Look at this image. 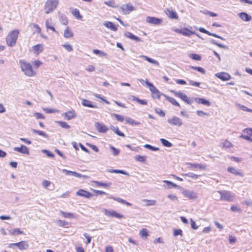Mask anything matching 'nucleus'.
Segmentation results:
<instances>
[{"instance_id":"1","label":"nucleus","mask_w":252,"mask_h":252,"mask_svg":"<svg viewBox=\"0 0 252 252\" xmlns=\"http://www.w3.org/2000/svg\"><path fill=\"white\" fill-rule=\"evenodd\" d=\"M220 195V199L231 202L232 201L235 197V194L231 191L226 190H219L214 192V196L219 197Z\"/></svg>"},{"instance_id":"2","label":"nucleus","mask_w":252,"mask_h":252,"mask_svg":"<svg viewBox=\"0 0 252 252\" xmlns=\"http://www.w3.org/2000/svg\"><path fill=\"white\" fill-rule=\"evenodd\" d=\"M19 31L14 30L9 32L6 38V43L10 47H13L16 43Z\"/></svg>"},{"instance_id":"3","label":"nucleus","mask_w":252,"mask_h":252,"mask_svg":"<svg viewBox=\"0 0 252 252\" xmlns=\"http://www.w3.org/2000/svg\"><path fill=\"white\" fill-rule=\"evenodd\" d=\"M19 64L22 71L24 72L26 75L28 76H32L34 75V73L30 63H27L24 60H20L19 61Z\"/></svg>"},{"instance_id":"4","label":"nucleus","mask_w":252,"mask_h":252,"mask_svg":"<svg viewBox=\"0 0 252 252\" xmlns=\"http://www.w3.org/2000/svg\"><path fill=\"white\" fill-rule=\"evenodd\" d=\"M59 0H47L45 3L44 8L46 14L52 12L57 7Z\"/></svg>"},{"instance_id":"5","label":"nucleus","mask_w":252,"mask_h":252,"mask_svg":"<svg viewBox=\"0 0 252 252\" xmlns=\"http://www.w3.org/2000/svg\"><path fill=\"white\" fill-rule=\"evenodd\" d=\"M170 92L174 94L176 96H177L180 98L182 100L186 102L188 104H191L193 100L192 99H189L187 95L184 94H183L181 92H176L174 90H171Z\"/></svg>"},{"instance_id":"6","label":"nucleus","mask_w":252,"mask_h":252,"mask_svg":"<svg viewBox=\"0 0 252 252\" xmlns=\"http://www.w3.org/2000/svg\"><path fill=\"white\" fill-rule=\"evenodd\" d=\"M167 122L172 126H181L183 125L182 120L177 116H173L171 119H168Z\"/></svg>"},{"instance_id":"7","label":"nucleus","mask_w":252,"mask_h":252,"mask_svg":"<svg viewBox=\"0 0 252 252\" xmlns=\"http://www.w3.org/2000/svg\"><path fill=\"white\" fill-rule=\"evenodd\" d=\"M12 246L17 247L20 250H26L29 247L28 242L25 241H20L18 243L10 244L9 247L11 248Z\"/></svg>"},{"instance_id":"8","label":"nucleus","mask_w":252,"mask_h":252,"mask_svg":"<svg viewBox=\"0 0 252 252\" xmlns=\"http://www.w3.org/2000/svg\"><path fill=\"white\" fill-rule=\"evenodd\" d=\"M146 21L154 25H159L162 22V19L155 17L148 16L146 19Z\"/></svg>"},{"instance_id":"9","label":"nucleus","mask_w":252,"mask_h":252,"mask_svg":"<svg viewBox=\"0 0 252 252\" xmlns=\"http://www.w3.org/2000/svg\"><path fill=\"white\" fill-rule=\"evenodd\" d=\"M120 8L125 15L128 14L131 11L134 10V7L130 3L124 4L121 6Z\"/></svg>"},{"instance_id":"10","label":"nucleus","mask_w":252,"mask_h":252,"mask_svg":"<svg viewBox=\"0 0 252 252\" xmlns=\"http://www.w3.org/2000/svg\"><path fill=\"white\" fill-rule=\"evenodd\" d=\"M105 214L107 216L115 217L118 219H123L124 218V216L123 215H121L114 210L108 211L107 210L105 209Z\"/></svg>"},{"instance_id":"11","label":"nucleus","mask_w":252,"mask_h":252,"mask_svg":"<svg viewBox=\"0 0 252 252\" xmlns=\"http://www.w3.org/2000/svg\"><path fill=\"white\" fill-rule=\"evenodd\" d=\"M183 193L185 196L190 199H195L197 198V193L192 191L185 189L183 191Z\"/></svg>"},{"instance_id":"12","label":"nucleus","mask_w":252,"mask_h":252,"mask_svg":"<svg viewBox=\"0 0 252 252\" xmlns=\"http://www.w3.org/2000/svg\"><path fill=\"white\" fill-rule=\"evenodd\" d=\"M77 195L84 197L87 198H90L92 197L94 195L91 192L87 191L83 189H79L76 193Z\"/></svg>"},{"instance_id":"13","label":"nucleus","mask_w":252,"mask_h":252,"mask_svg":"<svg viewBox=\"0 0 252 252\" xmlns=\"http://www.w3.org/2000/svg\"><path fill=\"white\" fill-rule=\"evenodd\" d=\"M94 126L100 133H105L108 130V128L105 125L99 122H95Z\"/></svg>"},{"instance_id":"14","label":"nucleus","mask_w":252,"mask_h":252,"mask_svg":"<svg viewBox=\"0 0 252 252\" xmlns=\"http://www.w3.org/2000/svg\"><path fill=\"white\" fill-rule=\"evenodd\" d=\"M215 76L222 81H227L231 78L230 75L224 72L217 73Z\"/></svg>"},{"instance_id":"15","label":"nucleus","mask_w":252,"mask_h":252,"mask_svg":"<svg viewBox=\"0 0 252 252\" xmlns=\"http://www.w3.org/2000/svg\"><path fill=\"white\" fill-rule=\"evenodd\" d=\"M14 150L15 151L18 152L23 154H26L28 155L30 154L29 148L24 145H21V147H14Z\"/></svg>"},{"instance_id":"16","label":"nucleus","mask_w":252,"mask_h":252,"mask_svg":"<svg viewBox=\"0 0 252 252\" xmlns=\"http://www.w3.org/2000/svg\"><path fill=\"white\" fill-rule=\"evenodd\" d=\"M124 35L131 39V40H135L136 41V42H140L141 41V39L140 37L133 34L132 33H131L130 32H125L124 33Z\"/></svg>"},{"instance_id":"17","label":"nucleus","mask_w":252,"mask_h":252,"mask_svg":"<svg viewBox=\"0 0 252 252\" xmlns=\"http://www.w3.org/2000/svg\"><path fill=\"white\" fill-rule=\"evenodd\" d=\"M228 172L233 174L235 175L240 176L241 177H243V174L240 171V170L238 169H236L233 167H229L227 168Z\"/></svg>"},{"instance_id":"18","label":"nucleus","mask_w":252,"mask_h":252,"mask_svg":"<svg viewBox=\"0 0 252 252\" xmlns=\"http://www.w3.org/2000/svg\"><path fill=\"white\" fill-rule=\"evenodd\" d=\"M239 17L243 20L246 22L250 21L252 18V16L245 12H242L238 14Z\"/></svg>"},{"instance_id":"19","label":"nucleus","mask_w":252,"mask_h":252,"mask_svg":"<svg viewBox=\"0 0 252 252\" xmlns=\"http://www.w3.org/2000/svg\"><path fill=\"white\" fill-rule=\"evenodd\" d=\"M165 12L166 15L171 19H177L178 18V16L177 13L172 9H167Z\"/></svg>"},{"instance_id":"20","label":"nucleus","mask_w":252,"mask_h":252,"mask_svg":"<svg viewBox=\"0 0 252 252\" xmlns=\"http://www.w3.org/2000/svg\"><path fill=\"white\" fill-rule=\"evenodd\" d=\"M103 25L106 28L111 29L113 31L116 32L118 30V25H115L112 22H106L103 23Z\"/></svg>"},{"instance_id":"21","label":"nucleus","mask_w":252,"mask_h":252,"mask_svg":"<svg viewBox=\"0 0 252 252\" xmlns=\"http://www.w3.org/2000/svg\"><path fill=\"white\" fill-rule=\"evenodd\" d=\"M82 104L85 107L95 108H97V106L96 104H94L91 101L85 99H82Z\"/></svg>"},{"instance_id":"22","label":"nucleus","mask_w":252,"mask_h":252,"mask_svg":"<svg viewBox=\"0 0 252 252\" xmlns=\"http://www.w3.org/2000/svg\"><path fill=\"white\" fill-rule=\"evenodd\" d=\"M194 100L197 103L202 104L207 106H210L211 105L210 102L204 98L196 97L195 98Z\"/></svg>"},{"instance_id":"23","label":"nucleus","mask_w":252,"mask_h":252,"mask_svg":"<svg viewBox=\"0 0 252 252\" xmlns=\"http://www.w3.org/2000/svg\"><path fill=\"white\" fill-rule=\"evenodd\" d=\"M150 90L151 91L152 93V97L154 98L159 99L160 95L164 94H161L160 92L156 88V87H153Z\"/></svg>"},{"instance_id":"24","label":"nucleus","mask_w":252,"mask_h":252,"mask_svg":"<svg viewBox=\"0 0 252 252\" xmlns=\"http://www.w3.org/2000/svg\"><path fill=\"white\" fill-rule=\"evenodd\" d=\"M64 118L67 120H70L76 117V114L74 110L69 111L63 114Z\"/></svg>"},{"instance_id":"25","label":"nucleus","mask_w":252,"mask_h":252,"mask_svg":"<svg viewBox=\"0 0 252 252\" xmlns=\"http://www.w3.org/2000/svg\"><path fill=\"white\" fill-rule=\"evenodd\" d=\"M182 34L185 36H190L193 34H196L199 37H200L198 34H196L194 32L191 31L187 28L183 29Z\"/></svg>"},{"instance_id":"26","label":"nucleus","mask_w":252,"mask_h":252,"mask_svg":"<svg viewBox=\"0 0 252 252\" xmlns=\"http://www.w3.org/2000/svg\"><path fill=\"white\" fill-rule=\"evenodd\" d=\"M58 15L61 23L64 25H66L68 23V20L66 16L60 12H58Z\"/></svg>"},{"instance_id":"27","label":"nucleus","mask_w":252,"mask_h":252,"mask_svg":"<svg viewBox=\"0 0 252 252\" xmlns=\"http://www.w3.org/2000/svg\"><path fill=\"white\" fill-rule=\"evenodd\" d=\"M108 171L109 172V173H118V174H123V175H126L127 176H130V174L124 171V170H119V169H109L108 170Z\"/></svg>"},{"instance_id":"28","label":"nucleus","mask_w":252,"mask_h":252,"mask_svg":"<svg viewBox=\"0 0 252 252\" xmlns=\"http://www.w3.org/2000/svg\"><path fill=\"white\" fill-rule=\"evenodd\" d=\"M33 50L35 52L38 54L41 53L43 50V45L40 44L35 45L32 47Z\"/></svg>"},{"instance_id":"29","label":"nucleus","mask_w":252,"mask_h":252,"mask_svg":"<svg viewBox=\"0 0 252 252\" xmlns=\"http://www.w3.org/2000/svg\"><path fill=\"white\" fill-rule=\"evenodd\" d=\"M125 121L126 124H129L131 126H137L140 125V122H136L133 119L129 117H126L125 118Z\"/></svg>"},{"instance_id":"30","label":"nucleus","mask_w":252,"mask_h":252,"mask_svg":"<svg viewBox=\"0 0 252 252\" xmlns=\"http://www.w3.org/2000/svg\"><path fill=\"white\" fill-rule=\"evenodd\" d=\"M110 128L118 135L123 137H125V134L123 132L120 131L118 127H115L114 126H111Z\"/></svg>"},{"instance_id":"31","label":"nucleus","mask_w":252,"mask_h":252,"mask_svg":"<svg viewBox=\"0 0 252 252\" xmlns=\"http://www.w3.org/2000/svg\"><path fill=\"white\" fill-rule=\"evenodd\" d=\"M163 95L166 97V99L171 104L175 106L180 107V104L175 99L170 96H168L165 94H163Z\"/></svg>"},{"instance_id":"32","label":"nucleus","mask_w":252,"mask_h":252,"mask_svg":"<svg viewBox=\"0 0 252 252\" xmlns=\"http://www.w3.org/2000/svg\"><path fill=\"white\" fill-rule=\"evenodd\" d=\"M163 183H165L167 184V186L165 187V188H167L168 189L174 188H179V186L176 185V184H174V183L167 181V180H164L163 181Z\"/></svg>"},{"instance_id":"33","label":"nucleus","mask_w":252,"mask_h":252,"mask_svg":"<svg viewBox=\"0 0 252 252\" xmlns=\"http://www.w3.org/2000/svg\"><path fill=\"white\" fill-rule=\"evenodd\" d=\"M140 57L145 59V60H146L147 61H148L150 63H151L154 64L156 65H159V63H158V62L157 61L155 60H154V59H152L151 58H149V57H148L147 56L142 55V56H141Z\"/></svg>"},{"instance_id":"34","label":"nucleus","mask_w":252,"mask_h":252,"mask_svg":"<svg viewBox=\"0 0 252 252\" xmlns=\"http://www.w3.org/2000/svg\"><path fill=\"white\" fill-rule=\"evenodd\" d=\"M188 164H189V165L190 168L194 167L195 168H198L199 169H205L206 168L205 165H202L201 164H199V163H194L193 164V163H189Z\"/></svg>"},{"instance_id":"35","label":"nucleus","mask_w":252,"mask_h":252,"mask_svg":"<svg viewBox=\"0 0 252 252\" xmlns=\"http://www.w3.org/2000/svg\"><path fill=\"white\" fill-rule=\"evenodd\" d=\"M31 131L32 133L38 134L39 135L42 136L45 138L48 137V135L43 131L38 130L35 129H32Z\"/></svg>"},{"instance_id":"36","label":"nucleus","mask_w":252,"mask_h":252,"mask_svg":"<svg viewBox=\"0 0 252 252\" xmlns=\"http://www.w3.org/2000/svg\"><path fill=\"white\" fill-rule=\"evenodd\" d=\"M73 36V32L69 30L68 27H66L64 32V36L65 38H68L72 37Z\"/></svg>"},{"instance_id":"37","label":"nucleus","mask_w":252,"mask_h":252,"mask_svg":"<svg viewBox=\"0 0 252 252\" xmlns=\"http://www.w3.org/2000/svg\"><path fill=\"white\" fill-rule=\"evenodd\" d=\"M160 141L164 146L166 147H171L173 145L170 142L164 138H160Z\"/></svg>"},{"instance_id":"38","label":"nucleus","mask_w":252,"mask_h":252,"mask_svg":"<svg viewBox=\"0 0 252 252\" xmlns=\"http://www.w3.org/2000/svg\"><path fill=\"white\" fill-rule=\"evenodd\" d=\"M142 201L147 203L145 205L146 206H154L156 204V201L155 200H148L144 199H142Z\"/></svg>"},{"instance_id":"39","label":"nucleus","mask_w":252,"mask_h":252,"mask_svg":"<svg viewBox=\"0 0 252 252\" xmlns=\"http://www.w3.org/2000/svg\"><path fill=\"white\" fill-rule=\"evenodd\" d=\"M72 14L77 19H81L82 18V15L80 14L79 10L76 8L74 9L72 11Z\"/></svg>"},{"instance_id":"40","label":"nucleus","mask_w":252,"mask_h":252,"mask_svg":"<svg viewBox=\"0 0 252 252\" xmlns=\"http://www.w3.org/2000/svg\"><path fill=\"white\" fill-rule=\"evenodd\" d=\"M132 100L135 101L141 105H146L147 104V102L146 100L140 99L136 96H133Z\"/></svg>"},{"instance_id":"41","label":"nucleus","mask_w":252,"mask_h":252,"mask_svg":"<svg viewBox=\"0 0 252 252\" xmlns=\"http://www.w3.org/2000/svg\"><path fill=\"white\" fill-rule=\"evenodd\" d=\"M211 43L213 44H214V45H216L217 46H218V47H219L220 48H221L222 49H228V47L227 46L221 44L220 43H219L214 39H212L211 40Z\"/></svg>"},{"instance_id":"42","label":"nucleus","mask_w":252,"mask_h":252,"mask_svg":"<svg viewBox=\"0 0 252 252\" xmlns=\"http://www.w3.org/2000/svg\"><path fill=\"white\" fill-rule=\"evenodd\" d=\"M135 159L138 161L144 163L146 159V156H142L140 155H136L134 158Z\"/></svg>"},{"instance_id":"43","label":"nucleus","mask_w":252,"mask_h":252,"mask_svg":"<svg viewBox=\"0 0 252 252\" xmlns=\"http://www.w3.org/2000/svg\"><path fill=\"white\" fill-rule=\"evenodd\" d=\"M144 147L153 151H158L159 150L158 147H154L148 144L144 145Z\"/></svg>"},{"instance_id":"44","label":"nucleus","mask_w":252,"mask_h":252,"mask_svg":"<svg viewBox=\"0 0 252 252\" xmlns=\"http://www.w3.org/2000/svg\"><path fill=\"white\" fill-rule=\"evenodd\" d=\"M60 213H61V214H62V215L64 218H74V214L71 213H67V212H64L63 211H61Z\"/></svg>"},{"instance_id":"45","label":"nucleus","mask_w":252,"mask_h":252,"mask_svg":"<svg viewBox=\"0 0 252 252\" xmlns=\"http://www.w3.org/2000/svg\"><path fill=\"white\" fill-rule=\"evenodd\" d=\"M57 123H58L59 126L63 128H66V129H69L70 128L69 125H68L67 124V123H66L65 122L58 121V122H57Z\"/></svg>"},{"instance_id":"46","label":"nucleus","mask_w":252,"mask_h":252,"mask_svg":"<svg viewBox=\"0 0 252 252\" xmlns=\"http://www.w3.org/2000/svg\"><path fill=\"white\" fill-rule=\"evenodd\" d=\"M140 235L142 237L145 238H147L149 236L147 230L145 228H143L140 230Z\"/></svg>"},{"instance_id":"47","label":"nucleus","mask_w":252,"mask_h":252,"mask_svg":"<svg viewBox=\"0 0 252 252\" xmlns=\"http://www.w3.org/2000/svg\"><path fill=\"white\" fill-rule=\"evenodd\" d=\"M104 3L110 7H118V5H117L115 3V2L113 0H109V1H106L104 2Z\"/></svg>"},{"instance_id":"48","label":"nucleus","mask_w":252,"mask_h":252,"mask_svg":"<svg viewBox=\"0 0 252 252\" xmlns=\"http://www.w3.org/2000/svg\"><path fill=\"white\" fill-rule=\"evenodd\" d=\"M94 183L97 186H102L104 187H109L111 185V183H105L98 181H95Z\"/></svg>"},{"instance_id":"49","label":"nucleus","mask_w":252,"mask_h":252,"mask_svg":"<svg viewBox=\"0 0 252 252\" xmlns=\"http://www.w3.org/2000/svg\"><path fill=\"white\" fill-rule=\"evenodd\" d=\"M191 68L194 70H197V71L200 72L202 74H205L206 71L202 67L200 66H191Z\"/></svg>"},{"instance_id":"50","label":"nucleus","mask_w":252,"mask_h":252,"mask_svg":"<svg viewBox=\"0 0 252 252\" xmlns=\"http://www.w3.org/2000/svg\"><path fill=\"white\" fill-rule=\"evenodd\" d=\"M222 147L223 148H230L232 147V145L229 141L225 140L221 143Z\"/></svg>"},{"instance_id":"51","label":"nucleus","mask_w":252,"mask_h":252,"mask_svg":"<svg viewBox=\"0 0 252 252\" xmlns=\"http://www.w3.org/2000/svg\"><path fill=\"white\" fill-rule=\"evenodd\" d=\"M110 149L112 151L113 154L114 156H116L119 154L120 152L119 149L116 148L115 147H114L113 146H110Z\"/></svg>"},{"instance_id":"52","label":"nucleus","mask_w":252,"mask_h":252,"mask_svg":"<svg viewBox=\"0 0 252 252\" xmlns=\"http://www.w3.org/2000/svg\"><path fill=\"white\" fill-rule=\"evenodd\" d=\"M10 234L12 235L23 234V232L19 228H15L12 231L10 232Z\"/></svg>"},{"instance_id":"53","label":"nucleus","mask_w":252,"mask_h":252,"mask_svg":"<svg viewBox=\"0 0 252 252\" xmlns=\"http://www.w3.org/2000/svg\"><path fill=\"white\" fill-rule=\"evenodd\" d=\"M183 175L189 177H190L193 179H197L198 178V177L199 176V175H196L192 173H188L184 174H183Z\"/></svg>"},{"instance_id":"54","label":"nucleus","mask_w":252,"mask_h":252,"mask_svg":"<svg viewBox=\"0 0 252 252\" xmlns=\"http://www.w3.org/2000/svg\"><path fill=\"white\" fill-rule=\"evenodd\" d=\"M189 57L192 59L195 60V61H200L201 60V56L198 54H190Z\"/></svg>"},{"instance_id":"55","label":"nucleus","mask_w":252,"mask_h":252,"mask_svg":"<svg viewBox=\"0 0 252 252\" xmlns=\"http://www.w3.org/2000/svg\"><path fill=\"white\" fill-rule=\"evenodd\" d=\"M117 201H118L119 203H121L126 205L128 206H132L131 203L126 201V200H124L123 199H122L121 198L120 199H117Z\"/></svg>"},{"instance_id":"56","label":"nucleus","mask_w":252,"mask_h":252,"mask_svg":"<svg viewBox=\"0 0 252 252\" xmlns=\"http://www.w3.org/2000/svg\"><path fill=\"white\" fill-rule=\"evenodd\" d=\"M115 118H116V119L119 121V122H122L124 121V118L123 116L119 115V114H113V115Z\"/></svg>"},{"instance_id":"57","label":"nucleus","mask_w":252,"mask_h":252,"mask_svg":"<svg viewBox=\"0 0 252 252\" xmlns=\"http://www.w3.org/2000/svg\"><path fill=\"white\" fill-rule=\"evenodd\" d=\"M56 223L58 225L60 226H65V225L68 224V222L64 220H57Z\"/></svg>"},{"instance_id":"58","label":"nucleus","mask_w":252,"mask_h":252,"mask_svg":"<svg viewBox=\"0 0 252 252\" xmlns=\"http://www.w3.org/2000/svg\"><path fill=\"white\" fill-rule=\"evenodd\" d=\"M74 172L75 171H69L65 169H62V172L64 173L67 176H74Z\"/></svg>"},{"instance_id":"59","label":"nucleus","mask_w":252,"mask_h":252,"mask_svg":"<svg viewBox=\"0 0 252 252\" xmlns=\"http://www.w3.org/2000/svg\"><path fill=\"white\" fill-rule=\"evenodd\" d=\"M42 152L45 154L46 156L50 158H54L55 157V155L53 153L50 152L49 151L47 150H43Z\"/></svg>"},{"instance_id":"60","label":"nucleus","mask_w":252,"mask_h":252,"mask_svg":"<svg viewBox=\"0 0 252 252\" xmlns=\"http://www.w3.org/2000/svg\"><path fill=\"white\" fill-rule=\"evenodd\" d=\"M199 31L201 32L206 33L210 36L213 35V33L210 32L208 31L207 30H206V29H205L204 28H202V27H200L199 28Z\"/></svg>"},{"instance_id":"61","label":"nucleus","mask_w":252,"mask_h":252,"mask_svg":"<svg viewBox=\"0 0 252 252\" xmlns=\"http://www.w3.org/2000/svg\"><path fill=\"white\" fill-rule=\"evenodd\" d=\"M34 116L36 117L37 119H44L45 117L44 116L40 113L35 112L33 114Z\"/></svg>"},{"instance_id":"62","label":"nucleus","mask_w":252,"mask_h":252,"mask_svg":"<svg viewBox=\"0 0 252 252\" xmlns=\"http://www.w3.org/2000/svg\"><path fill=\"white\" fill-rule=\"evenodd\" d=\"M178 235H183L182 230L180 229H176L174 230V236H177Z\"/></svg>"},{"instance_id":"63","label":"nucleus","mask_w":252,"mask_h":252,"mask_svg":"<svg viewBox=\"0 0 252 252\" xmlns=\"http://www.w3.org/2000/svg\"><path fill=\"white\" fill-rule=\"evenodd\" d=\"M63 46L66 50L68 52H71L73 50L72 46L68 44H63Z\"/></svg>"},{"instance_id":"64","label":"nucleus","mask_w":252,"mask_h":252,"mask_svg":"<svg viewBox=\"0 0 252 252\" xmlns=\"http://www.w3.org/2000/svg\"><path fill=\"white\" fill-rule=\"evenodd\" d=\"M243 132L252 136V128H246L243 130Z\"/></svg>"}]
</instances>
